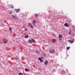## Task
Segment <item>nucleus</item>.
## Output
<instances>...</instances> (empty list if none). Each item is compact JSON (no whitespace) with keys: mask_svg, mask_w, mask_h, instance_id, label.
<instances>
[{"mask_svg":"<svg viewBox=\"0 0 75 75\" xmlns=\"http://www.w3.org/2000/svg\"><path fill=\"white\" fill-rule=\"evenodd\" d=\"M38 16V14H35V17H37V16Z\"/></svg>","mask_w":75,"mask_h":75,"instance_id":"obj_15","label":"nucleus"},{"mask_svg":"<svg viewBox=\"0 0 75 75\" xmlns=\"http://www.w3.org/2000/svg\"><path fill=\"white\" fill-rule=\"evenodd\" d=\"M52 41L53 42H56V41H57V40L55 39H53L52 40Z\"/></svg>","mask_w":75,"mask_h":75,"instance_id":"obj_9","label":"nucleus"},{"mask_svg":"<svg viewBox=\"0 0 75 75\" xmlns=\"http://www.w3.org/2000/svg\"><path fill=\"white\" fill-rule=\"evenodd\" d=\"M24 30L25 31H27L28 30V29L27 28H25V29H24Z\"/></svg>","mask_w":75,"mask_h":75,"instance_id":"obj_25","label":"nucleus"},{"mask_svg":"<svg viewBox=\"0 0 75 75\" xmlns=\"http://www.w3.org/2000/svg\"><path fill=\"white\" fill-rule=\"evenodd\" d=\"M50 52L51 53V54H52L54 53L55 52V50H50Z\"/></svg>","mask_w":75,"mask_h":75,"instance_id":"obj_4","label":"nucleus"},{"mask_svg":"<svg viewBox=\"0 0 75 75\" xmlns=\"http://www.w3.org/2000/svg\"><path fill=\"white\" fill-rule=\"evenodd\" d=\"M12 13H13V11H9V14H12Z\"/></svg>","mask_w":75,"mask_h":75,"instance_id":"obj_14","label":"nucleus"},{"mask_svg":"<svg viewBox=\"0 0 75 75\" xmlns=\"http://www.w3.org/2000/svg\"><path fill=\"white\" fill-rule=\"evenodd\" d=\"M35 52H36L37 54H40V51H37L36 50L35 51Z\"/></svg>","mask_w":75,"mask_h":75,"instance_id":"obj_11","label":"nucleus"},{"mask_svg":"<svg viewBox=\"0 0 75 75\" xmlns=\"http://www.w3.org/2000/svg\"><path fill=\"white\" fill-rule=\"evenodd\" d=\"M25 38H28V35H26L25 37Z\"/></svg>","mask_w":75,"mask_h":75,"instance_id":"obj_21","label":"nucleus"},{"mask_svg":"<svg viewBox=\"0 0 75 75\" xmlns=\"http://www.w3.org/2000/svg\"><path fill=\"white\" fill-rule=\"evenodd\" d=\"M19 75H23V73H18Z\"/></svg>","mask_w":75,"mask_h":75,"instance_id":"obj_20","label":"nucleus"},{"mask_svg":"<svg viewBox=\"0 0 75 75\" xmlns=\"http://www.w3.org/2000/svg\"><path fill=\"white\" fill-rule=\"evenodd\" d=\"M31 25H32L31 23H29L28 25V26L29 27H31Z\"/></svg>","mask_w":75,"mask_h":75,"instance_id":"obj_16","label":"nucleus"},{"mask_svg":"<svg viewBox=\"0 0 75 75\" xmlns=\"http://www.w3.org/2000/svg\"><path fill=\"white\" fill-rule=\"evenodd\" d=\"M62 72H63V73H64V74H65V71H64V70H62Z\"/></svg>","mask_w":75,"mask_h":75,"instance_id":"obj_26","label":"nucleus"},{"mask_svg":"<svg viewBox=\"0 0 75 75\" xmlns=\"http://www.w3.org/2000/svg\"><path fill=\"white\" fill-rule=\"evenodd\" d=\"M28 41L29 42H30V43H32V40H28Z\"/></svg>","mask_w":75,"mask_h":75,"instance_id":"obj_18","label":"nucleus"},{"mask_svg":"<svg viewBox=\"0 0 75 75\" xmlns=\"http://www.w3.org/2000/svg\"><path fill=\"white\" fill-rule=\"evenodd\" d=\"M12 17L14 19H15V18H17V16H12Z\"/></svg>","mask_w":75,"mask_h":75,"instance_id":"obj_13","label":"nucleus"},{"mask_svg":"<svg viewBox=\"0 0 75 75\" xmlns=\"http://www.w3.org/2000/svg\"><path fill=\"white\" fill-rule=\"evenodd\" d=\"M68 42H70V43H71V44H72V43H73V42H74V40H68Z\"/></svg>","mask_w":75,"mask_h":75,"instance_id":"obj_8","label":"nucleus"},{"mask_svg":"<svg viewBox=\"0 0 75 75\" xmlns=\"http://www.w3.org/2000/svg\"><path fill=\"white\" fill-rule=\"evenodd\" d=\"M10 6V8H13V5H9Z\"/></svg>","mask_w":75,"mask_h":75,"instance_id":"obj_12","label":"nucleus"},{"mask_svg":"<svg viewBox=\"0 0 75 75\" xmlns=\"http://www.w3.org/2000/svg\"><path fill=\"white\" fill-rule=\"evenodd\" d=\"M32 41H33V42H35V40H34V39H32Z\"/></svg>","mask_w":75,"mask_h":75,"instance_id":"obj_22","label":"nucleus"},{"mask_svg":"<svg viewBox=\"0 0 75 75\" xmlns=\"http://www.w3.org/2000/svg\"><path fill=\"white\" fill-rule=\"evenodd\" d=\"M3 42L4 44H6L7 42H8V40L6 39H3Z\"/></svg>","mask_w":75,"mask_h":75,"instance_id":"obj_2","label":"nucleus"},{"mask_svg":"<svg viewBox=\"0 0 75 75\" xmlns=\"http://www.w3.org/2000/svg\"><path fill=\"white\" fill-rule=\"evenodd\" d=\"M70 48V47H67V50H69V49Z\"/></svg>","mask_w":75,"mask_h":75,"instance_id":"obj_24","label":"nucleus"},{"mask_svg":"<svg viewBox=\"0 0 75 75\" xmlns=\"http://www.w3.org/2000/svg\"><path fill=\"white\" fill-rule=\"evenodd\" d=\"M71 31L70 30L69 31V34L70 35H71Z\"/></svg>","mask_w":75,"mask_h":75,"instance_id":"obj_17","label":"nucleus"},{"mask_svg":"<svg viewBox=\"0 0 75 75\" xmlns=\"http://www.w3.org/2000/svg\"><path fill=\"white\" fill-rule=\"evenodd\" d=\"M15 11H16V13H19L20 10V9H15Z\"/></svg>","mask_w":75,"mask_h":75,"instance_id":"obj_5","label":"nucleus"},{"mask_svg":"<svg viewBox=\"0 0 75 75\" xmlns=\"http://www.w3.org/2000/svg\"><path fill=\"white\" fill-rule=\"evenodd\" d=\"M30 28H34V27H33V26L31 25V26H30Z\"/></svg>","mask_w":75,"mask_h":75,"instance_id":"obj_23","label":"nucleus"},{"mask_svg":"<svg viewBox=\"0 0 75 75\" xmlns=\"http://www.w3.org/2000/svg\"><path fill=\"white\" fill-rule=\"evenodd\" d=\"M53 35H54V36H55V35L54 34H53Z\"/></svg>","mask_w":75,"mask_h":75,"instance_id":"obj_28","label":"nucleus"},{"mask_svg":"<svg viewBox=\"0 0 75 75\" xmlns=\"http://www.w3.org/2000/svg\"><path fill=\"white\" fill-rule=\"evenodd\" d=\"M48 61L47 60H46L45 62H44V64H45V65H47V64H48Z\"/></svg>","mask_w":75,"mask_h":75,"instance_id":"obj_10","label":"nucleus"},{"mask_svg":"<svg viewBox=\"0 0 75 75\" xmlns=\"http://www.w3.org/2000/svg\"><path fill=\"white\" fill-rule=\"evenodd\" d=\"M38 60L39 61H40L41 62H43V60H42L41 58L39 57L38 59Z\"/></svg>","mask_w":75,"mask_h":75,"instance_id":"obj_6","label":"nucleus"},{"mask_svg":"<svg viewBox=\"0 0 75 75\" xmlns=\"http://www.w3.org/2000/svg\"><path fill=\"white\" fill-rule=\"evenodd\" d=\"M37 23V21H36V20H34L33 21V23L34 25L35 26H36V25H35V23Z\"/></svg>","mask_w":75,"mask_h":75,"instance_id":"obj_3","label":"nucleus"},{"mask_svg":"<svg viewBox=\"0 0 75 75\" xmlns=\"http://www.w3.org/2000/svg\"><path fill=\"white\" fill-rule=\"evenodd\" d=\"M25 71L26 72H28V70L27 69H25Z\"/></svg>","mask_w":75,"mask_h":75,"instance_id":"obj_19","label":"nucleus"},{"mask_svg":"<svg viewBox=\"0 0 75 75\" xmlns=\"http://www.w3.org/2000/svg\"><path fill=\"white\" fill-rule=\"evenodd\" d=\"M64 26L66 27H69V25L68 24L66 23L64 24Z\"/></svg>","mask_w":75,"mask_h":75,"instance_id":"obj_7","label":"nucleus"},{"mask_svg":"<svg viewBox=\"0 0 75 75\" xmlns=\"http://www.w3.org/2000/svg\"><path fill=\"white\" fill-rule=\"evenodd\" d=\"M10 33H11V32H12V30H10Z\"/></svg>","mask_w":75,"mask_h":75,"instance_id":"obj_27","label":"nucleus"},{"mask_svg":"<svg viewBox=\"0 0 75 75\" xmlns=\"http://www.w3.org/2000/svg\"><path fill=\"white\" fill-rule=\"evenodd\" d=\"M62 35L61 34H59V38L60 40L62 41Z\"/></svg>","mask_w":75,"mask_h":75,"instance_id":"obj_1","label":"nucleus"}]
</instances>
